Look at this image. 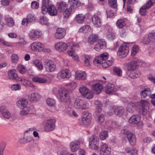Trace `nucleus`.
Masks as SVG:
<instances>
[{
	"mask_svg": "<svg viewBox=\"0 0 155 155\" xmlns=\"http://www.w3.org/2000/svg\"><path fill=\"white\" fill-rule=\"evenodd\" d=\"M105 90L107 94H111L116 91V90L114 84H108L105 86Z\"/></svg>",
	"mask_w": 155,
	"mask_h": 155,
	"instance_id": "obj_21",
	"label": "nucleus"
},
{
	"mask_svg": "<svg viewBox=\"0 0 155 155\" xmlns=\"http://www.w3.org/2000/svg\"><path fill=\"white\" fill-rule=\"evenodd\" d=\"M17 68L19 72L22 74H24L25 72V68L23 66L19 64L18 65Z\"/></svg>",
	"mask_w": 155,
	"mask_h": 155,
	"instance_id": "obj_55",
	"label": "nucleus"
},
{
	"mask_svg": "<svg viewBox=\"0 0 155 155\" xmlns=\"http://www.w3.org/2000/svg\"><path fill=\"white\" fill-rule=\"evenodd\" d=\"M58 10L59 12H63L68 7L66 3L64 2H60L57 3Z\"/></svg>",
	"mask_w": 155,
	"mask_h": 155,
	"instance_id": "obj_26",
	"label": "nucleus"
},
{
	"mask_svg": "<svg viewBox=\"0 0 155 155\" xmlns=\"http://www.w3.org/2000/svg\"><path fill=\"white\" fill-rule=\"evenodd\" d=\"M126 25L125 21L122 19L118 20L116 22V25L119 28H122Z\"/></svg>",
	"mask_w": 155,
	"mask_h": 155,
	"instance_id": "obj_44",
	"label": "nucleus"
},
{
	"mask_svg": "<svg viewBox=\"0 0 155 155\" xmlns=\"http://www.w3.org/2000/svg\"><path fill=\"white\" fill-rule=\"evenodd\" d=\"M45 65L47 71L48 72L54 71L56 68V65L54 62L49 59L45 61Z\"/></svg>",
	"mask_w": 155,
	"mask_h": 155,
	"instance_id": "obj_7",
	"label": "nucleus"
},
{
	"mask_svg": "<svg viewBox=\"0 0 155 155\" xmlns=\"http://www.w3.org/2000/svg\"><path fill=\"white\" fill-rule=\"evenodd\" d=\"M68 54L75 61L78 62L79 61V58L78 55L73 51H68Z\"/></svg>",
	"mask_w": 155,
	"mask_h": 155,
	"instance_id": "obj_37",
	"label": "nucleus"
},
{
	"mask_svg": "<svg viewBox=\"0 0 155 155\" xmlns=\"http://www.w3.org/2000/svg\"><path fill=\"white\" fill-rule=\"evenodd\" d=\"M44 47V45L39 42H34L31 45V49L33 51H42Z\"/></svg>",
	"mask_w": 155,
	"mask_h": 155,
	"instance_id": "obj_17",
	"label": "nucleus"
},
{
	"mask_svg": "<svg viewBox=\"0 0 155 155\" xmlns=\"http://www.w3.org/2000/svg\"><path fill=\"white\" fill-rule=\"evenodd\" d=\"M8 75L10 79L15 80L18 77L17 71L15 69H12L9 71L8 72Z\"/></svg>",
	"mask_w": 155,
	"mask_h": 155,
	"instance_id": "obj_28",
	"label": "nucleus"
},
{
	"mask_svg": "<svg viewBox=\"0 0 155 155\" xmlns=\"http://www.w3.org/2000/svg\"><path fill=\"white\" fill-rule=\"evenodd\" d=\"M155 3V0H149L140 9V14L142 15H145L146 14V10L150 8Z\"/></svg>",
	"mask_w": 155,
	"mask_h": 155,
	"instance_id": "obj_11",
	"label": "nucleus"
},
{
	"mask_svg": "<svg viewBox=\"0 0 155 155\" xmlns=\"http://www.w3.org/2000/svg\"><path fill=\"white\" fill-rule=\"evenodd\" d=\"M69 2L71 3V4L73 7L76 6L77 7V6L79 4L78 0H69Z\"/></svg>",
	"mask_w": 155,
	"mask_h": 155,
	"instance_id": "obj_61",
	"label": "nucleus"
},
{
	"mask_svg": "<svg viewBox=\"0 0 155 155\" xmlns=\"http://www.w3.org/2000/svg\"><path fill=\"white\" fill-rule=\"evenodd\" d=\"M60 77L62 78H68L71 76L70 71L68 69L62 70L60 73Z\"/></svg>",
	"mask_w": 155,
	"mask_h": 155,
	"instance_id": "obj_31",
	"label": "nucleus"
},
{
	"mask_svg": "<svg viewBox=\"0 0 155 155\" xmlns=\"http://www.w3.org/2000/svg\"><path fill=\"white\" fill-rule=\"evenodd\" d=\"M29 99L32 101H36L39 100L41 98V95L37 92H34L29 94L28 95Z\"/></svg>",
	"mask_w": 155,
	"mask_h": 155,
	"instance_id": "obj_24",
	"label": "nucleus"
},
{
	"mask_svg": "<svg viewBox=\"0 0 155 155\" xmlns=\"http://www.w3.org/2000/svg\"><path fill=\"white\" fill-rule=\"evenodd\" d=\"M137 62L136 61H131L128 63L127 67V74L130 75L131 71L135 70L137 68Z\"/></svg>",
	"mask_w": 155,
	"mask_h": 155,
	"instance_id": "obj_9",
	"label": "nucleus"
},
{
	"mask_svg": "<svg viewBox=\"0 0 155 155\" xmlns=\"http://www.w3.org/2000/svg\"><path fill=\"white\" fill-rule=\"evenodd\" d=\"M5 19L8 26L12 27L14 25V22L11 17H6Z\"/></svg>",
	"mask_w": 155,
	"mask_h": 155,
	"instance_id": "obj_49",
	"label": "nucleus"
},
{
	"mask_svg": "<svg viewBox=\"0 0 155 155\" xmlns=\"http://www.w3.org/2000/svg\"><path fill=\"white\" fill-rule=\"evenodd\" d=\"M66 33L65 29L62 28H58L56 30L54 34V37L57 39H61L64 37Z\"/></svg>",
	"mask_w": 155,
	"mask_h": 155,
	"instance_id": "obj_13",
	"label": "nucleus"
},
{
	"mask_svg": "<svg viewBox=\"0 0 155 155\" xmlns=\"http://www.w3.org/2000/svg\"><path fill=\"white\" fill-rule=\"evenodd\" d=\"M33 63L39 70H41L43 69V67L42 63L39 60L36 59L34 60Z\"/></svg>",
	"mask_w": 155,
	"mask_h": 155,
	"instance_id": "obj_43",
	"label": "nucleus"
},
{
	"mask_svg": "<svg viewBox=\"0 0 155 155\" xmlns=\"http://www.w3.org/2000/svg\"><path fill=\"white\" fill-rule=\"evenodd\" d=\"M98 38V35L95 34H92L88 38V42L90 44H93L97 41Z\"/></svg>",
	"mask_w": 155,
	"mask_h": 155,
	"instance_id": "obj_32",
	"label": "nucleus"
},
{
	"mask_svg": "<svg viewBox=\"0 0 155 155\" xmlns=\"http://www.w3.org/2000/svg\"><path fill=\"white\" fill-rule=\"evenodd\" d=\"M106 47V43L104 41L101 40L97 41L96 44L94 45V49L97 51H100L101 49Z\"/></svg>",
	"mask_w": 155,
	"mask_h": 155,
	"instance_id": "obj_20",
	"label": "nucleus"
},
{
	"mask_svg": "<svg viewBox=\"0 0 155 155\" xmlns=\"http://www.w3.org/2000/svg\"><path fill=\"white\" fill-rule=\"evenodd\" d=\"M28 103V101L26 99H21L18 101L17 105L21 107H25L27 105Z\"/></svg>",
	"mask_w": 155,
	"mask_h": 155,
	"instance_id": "obj_33",
	"label": "nucleus"
},
{
	"mask_svg": "<svg viewBox=\"0 0 155 155\" xmlns=\"http://www.w3.org/2000/svg\"><path fill=\"white\" fill-rule=\"evenodd\" d=\"M104 60L102 63V67L105 68L108 67L113 64V61L111 60Z\"/></svg>",
	"mask_w": 155,
	"mask_h": 155,
	"instance_id": "obj_47",
	"label": "nucleus"
},
{
	"mask_svg": "<svg viewBox=\"0 0 155 155\" xmlns=\"http://www.w3.org/2000/svg\"><path fill=\"white\" fill-rule=\"evenodd\" d=\"M84 64L86 66H89L90 65V61L92 60L91 57L89 55H85L84 56Z\"/></svg>",
	"mask_w": 155,
	"mask_h": 155,
	"instance_id": "obj_41",
	"label": "nucleus"
},
{
	"mask_svg": "<svg viewBox=\"0 0 155 155\" xmlns=\"http://www.w3.org/2000/svg\"><path fill=\"white\" fill-rule=\"evenodd\" d=\"M124 133L127 134V138L130 144L132 145H134L136 142L135 136L131 132Z\"/></svg>",
	"mask_w": 155,
	"mask_h": 155,
	"instance_id": "obj_22",
	"label": "nucleus"
},
{
	"mask_svg": "<svg viewBox=\"0 0 155 155\" xmlns=\"http://www.w3.org/2000/svg\"><path fill=\"white\" fill-rule=\"evenodd\" d=\"M18 80L21 82V83L25 86H28V84H29V81L24 78H19Z\"/></svg>",
	"mask_w": 155,
	"mask_h": 155,
	"instance_id": "obj_59",
	"label": "nucleus"
},
{
	"mask_svg": "<svg viewBox=\"0 0 155 155\" xmlns=\"http://www.w3.org/2000/svg\"><path fill=\"white\" fill-rule=\"evenodd\" d=\"M6 144L4 142L0 143V152L3 154L4 150Z\"/></svg>",
	"mask_w": 155,
	"mask_h": 155,
	"instance_id": "obj_62",
	"label": "nucleus"
},
{
	"mask_svg": "<svg viewBox=\"0 0 155 155\" xmlns=\"http://www.w3.org/2000/svg\"><path fill=\"white\" fill-rule=\"evenodd\" d=\"M85 16L82 14H79L76 15V19L77 21L79 23H82L84 20Z\"/></svg>",
	"mask_w": 155,
	"mask_h": 155,
	"instance_id": "obj_42",
	"label": "nucleus"
},
{
	"mask_svg": "<svg viewBox=\"0 0 155 155\" xmlns=\"http://www.w3.org/2000/svg\"><path fill=\"white\" fill-rule=\"evenodd\" d=\"M114 112L117 116H120L124 114V110L123 107H117L115 109Z\"/></svg>",
	"mask_w": 155,
	"mask_h": 155,
	"instance_id": "obj_35",
	"label": "nucleus"
},
{
	"mask_svg": "<svg viewBox=\"0 0 155 155\" xmlns=\"http://www.w3.org/2000/svg\"><path fill=\"white\" fill-rule=\"evenodd\" d=\"M91 28L89 25H85L81 27L79 29L80 32L86 33L90 31Z\"/></svg>",
	"mask_w": 155,
	"mask_h": 155,
	"instance_id": "obj_39",
	"label": "nucleus"
},
{
	"mask_svg": "<svg viewBox=\"0 0 155 155\" xmlns=\"http://www.w3.org/2000/svg\"><path fill=\"white\" fill-rule=\"evenodd\" d=\"M48 19L46 17H43L41 18L40 20V22L42 24H46L48 21Z\"/></svg>",
	"mask_w": 155,
	"mask_h": 155,
	"instance_id": "obj_64",
	"label": "nucleus"
},
{
	"mask_svg": "<svg viewBox=\"0 0 155 155\" xmlns=\"http://www.w3.org/2000/svg\"><path fill=\"white\" fill-rule=\"evenodd\" d=\"M30 110L29 109V108H27L26 109H24L21 110L20 113V114L21 115H25L27 114L31 113Z\"/></svg>",
	"mask_w": 155,
	"mask_h": 155,
	"instance_id": "obj_56",
	"label": "nucleus"
},
{
	"mask_svg": "<svg viewBox=\"0 0 155 155\" xmlns=\"http://www.w3.org/2000/svg\"><path fill=\"white\" fill-rule=\"evenodd\" d=\"M83 117L79 120V123L81 125H87L89 124L92 120V117L91 114L88 111H85L83 113Z\"/></svg>",
	"mask_w": 155,
	"mask_h": 155,
	"instance_id": "obj_2",
	"label": "nucleus"
},
{
	"mask_svg": "<svg viewBox=\"0 0 155 155\" xmlns=\"http://www.w3.org/2000/svg\"><path fill=\"white\" fill-rule=\"evenodd\" d=\"M108 136L107 131L106 130H104L101 131L99 137L101 140H105Z\"/></svg>",
	"mask_w": 155,
	"mask_h": 155,
	"instance_id": "obj_46",
	"label": "nucleus"
},
{
	"mask_svg": "<svg viewBox=\"0 0 155 155\" xmlns=\"http://www.w3.org/2000/svg\"><path fill=\"white\" fill-rule=\"evenodd\" d=\"M140 117L138 115H134L131 116L129 120V123L132 124L138 123L140 121Z\"/></svg>",
	"mask_w": 155,
	"mask_h": 155,
	"instance_id": "obj_30",
	"label": "nucleus"
},
{
	"mask_svg": "<svg viewBox=\"0 0 155 155\" xmlns=\"http://www.w3.org/2000/svg\"><path fill=\"white\" fill-rule=\"evenodd\" d=\"M46 13L48 12L51 16H56L58 14V11L55 6L51 5L48 7L45 10Z\"/></svg>",
	"mask_w": 155,
	"mask_h": 155,
	"instance_id": "obj_16",
	"label": "nucleus"
},
{
	"mask_svg": "<svg viewBox=\"0 0 155 155\" xmlns=\"http://www.w3.org/2000/svg\"><path fill=\"white\" fill-rule=\"evenodd\" d=\"M129 52V48L126 43L122 44L119 48L117 54L119 55L125 56Z\"/></svg>",
	"mask_w": 155,
	"mask_h": 155,
	"instance_id": "obj_8",
	"label": "nucleus"
},
{
	"mask_svg": "<svg viewBox=\"0 0 155 155\" xmlns=\"http://www.w3.org/2000/svg\"><path fill=\"white\" fill-rule=\"evenodd\" d=\"M150 93V89L147 88L142 90L140 93V95L141 98H144L147 97L148 95Z\"/></svg>",
	"mask_w": 155,
	"mask_h": 155,
	"instance_id": "obj_40",
	"label": "nucleus"
},
{
	"mask_svg": "<svg viewBox=\"0 0 155 155\" xmlns=\"http://www.w3.org/2000/svg\"><path fill=\"white\" fill-rule=\"evenodd\" d=\"M59 100L62 102H68L70 99V97L68 91L65 89H60L59 90Z\"/></svg>",
	"mask_w": 155,
	"mask_h": 155,
	"instance_id": "obj_1",
	"label": "nucleus"
},
{
	"mask_svg": "<svg viewBox=\"0 0 155 155\" xmlns=\"http://www.w3.org/2000/svg\"><path fill=\"white\" fill-rule=\"evenodd\" d=\"M99 15H94L92 17V22L95 26L99 27L101 25V21Z\"/></svg>",
	"mask_w": 155,
	"mask_h": 155,
	"instance_id": "obj_27",
	"label": "nucleus"
},
{
	"mask_svg": "<svg viewBox=\"0 0 155 155\" xmlns=\"http://www.w3.org/2000/svg\"><path fill=\"white\" fill-rule=\"evenodd\" d=\"M12 61L13 63H17L18 60V57L17 54H13L11 57Z\"/></svg>",
	"mask_w": 155,
	"mask_h": 155,
	"instance_id": "obj_54",
	"label": "nucleus"
},
{
	"mask_svg": "<svg viewBox=\"0 0 155 155\" xmlns=\"http://www.w3.org/2000/svg\"><path fill=\"white\" fill-rule=\"evenodd\" d=\"M139 50L138 46L137 45H134L132 48L131 55L132 56H135Z\"/></svg>",
	"mask_w": 155,
	"mask_h": 155,
	"instance_id": "obj_52",
	"label": "nucleus"
},
{
	"mask_svg": "<svg viewBox=\"0 0 155 155\" xmlns=\"http://www.w3.org/2000/svg\"><path fill=\"white\" fill-rule=\"evenodd\" d=\"M11 88L12 90L15 91L19 90L21 88V86L19 84H13L12 85Z\"/></svg>",
	"mask_w": 155,
	"mask_h": 155,
	"instance_id": "obj_63",
	"label": "nucleus"
},
{
	"mask_svg": "<svg viewBox=\"0 0 155 155\" xmlns=\"http://www.w3.org/2000/svg\"><path fill=\"white\" fill-rule=\"evenodd\" d=\"M72 10V8L71 7L69 8H67L64 11L63 15L64 17L65 18H68L70 15Z\"/></svg>",
	"mask_w": 155,
	"mask_h": 155,
	"instance_id": "obj_45",
	"label": "nucleus"
},
{
	"mask_svg": "<svg viewBox=\"0 0 155 155\" xmlns=\"http://www.w3.org/2000/svg\"><path fill=\"white\" fill-rule=\"evenodd\" d=\"M79 91L83 96L87 99H91L93 97L92 92L85 87H80L79 88Z\"/></svg>",
	"mask_w": 155,
	"mask_h": 155,
	"instance_id": "obj_4",
	"label": "nucleus"
},
{
	"mask_svg": "<svg viewBox=\"0 0 155 155\" xmlns=\"http://www.w3.org/2000/svg\"><path fill=\"white\" fill-rule=\"evenodd\" d=\"M46 102L47 105L51 107H53L55 104V101L53 99L48 98L47 99Z\"/></svg>",
	"mask_w": 155,
	"mask_h": 155,
	"instance_id": "obj_51",
	"label": "nucleus"
},
{
	"mask_svg": "<svg viewBox=\"0 0 155 155\" xmlns=\"http://www.w3.org/2000/svg\"><path fill=\"white\" fill-rule=\"evenodd\" d=\"M142 42L144 44H148L151 42L148 36L144 37L142 39Z\"/></svg>",
	"mask_w": 155,
	"mask_h": 155,
	"instance_id": "obj_58",
	"label": "nucleus"
},
{
	"mask_svg": "<svg viewBox=\"0 0 155 155\" xmlns=\"http://www.w3.org/2000/svg\"><path fill=\"white\" fill-rule=\"evenodd\" d=\"M35 18L32 15H28L27 18H24L22 21V24L27 26L30 22H33L35 21Z\"/></svg>",
	"mask_w": 155,
	"mask_h": 155,
	"instance_id": "obj_25",
	"label": "nucleus"
},
{
	"mask_svg": "<svg viewBox=\"0 0 155 155\" xmlns=\"http://www.w3.org/2000/svg\"><path fill=\"white\" fill-rule=\"evenodd\" d=\"M136 105L133 102H130L128 104L127 107V110L129 112H132L135 109Z\"/></svg>",
	"mask_w": 155,
	"mask_h": 155,
	"instance_id": "obj_38",
	"label": "nucleus"
},
{
	"mask_svg": "<svg viewBox=\"0 0 155 155\" xmlns=\"http://www.w3.org/2000/svg\"><path fill=\"white\" fill-rule=\"evenodd\" d=\"M80 143L79 141L75 140L71 142L69 145L71 150L73 152L76 151L80 147Z\"/></svg>",
	"mask_w": 155,
	"mask_h": 155,
	"instance_id": "obj_19",
	"label": "nucleus"
},
{
	"mask_svg": "<svg viewBox=\"0 0 155 155\" xmlns=\"http://www.w3.org/2000/svg\"><path fill=\"white\" fill-rule=\"evenodd\" d=\"M111 148L107 144L104 143L101 146L99 151V155H110Z\"/></svg>",
	"mask_w": 155,
	"mask_h": 155,
	"instance_id": "obj_10",
	"label": "nucleus"
},
{
	"mask_svg": "<svg viewBox=\"0 0 155 155\" xmlns=\"http://www.w3.org/2000/svg\"><path fill=\"white\" fill-rule=\"evenodd\" d=\"M55 120L54 119H51L48 120L45 127L46 131L48 132L53 130L55 127Z\"/></svg>",
	"mask_w": 155,
	"mask_h": 155,
	"instance_id": "obj_12",
	"label": "nucleus"
},
{
	"mask_svg": "<svg viewBox=\"0 0 155 155\" xmlns=\"http://www.w3.org/2000/svg\"><path fill=\"white\" fill-rule=\"evenodd\" d=\"M68 45L67 44L62 41L56 43L54 46L55 49L59 51H63L67 49Z\"/></svg>",
	"mask_w": 155,
	"mask_h": 155,
	"instance_id": "obj_14",
	"label": "nucleus"
},
{
	"mask_svg": "<svg viewBox=\"0 0 155 155\" xmlns=\"http://www.w3.org/2000/svg\"><path fill=\"white\" fill-rule=\"evenodd\" d=\"M0 44L5 46L11 47L12 45L10 43L5 41L4 40L0 38Z\"/></svg>",
	"mask_w": 155,
	"mask_h": 155,
	"instance_id": "obj_53",
	"label": "nucleus"
},
{
	"mask_svg": "<svg viewBox=\"0 0 155 155\" xmlns=\"http://www.w3.org/2000/svg\"><path fill=\"white\" fill-rule=\"evenodd\" d=\"M99 141V138L96 135H92L89 138V147L92 149L97 150L98 146L97 143Z\"/></svg>",
	"mask_w": 155,
	"mask_h": 155,
	"instance_id": "obj_3",
	"label": "nucleus"
},
{
	"mask_svg": "<svg viewBox=\"0 0 155 155\" xmlns=\"http://www.w3.org/2000/svg\"><path fill=\"white\" fill-rule=\"evenodd\" d=\"M39 6L38 3L36 1H33L31 3V6L32 8L33 9H37Z\"/></svg>",
	"mask_w": 155,
	"mask_h": 155,
	"instance_id": "obj_60",
	"label": "nucleus"
},
{
	"mask_svg": "<svg viewBox=\"0 0 155 155\" xmlns=\"http://www.w3.org/2000/svg\"><path fill=\"white\" fill-rule=\"evenodd\" d=\"M49 0H43L42 5V13L43 14H45V10L47 8V6L49 2Z\"/></svg>",
	"mask_w": 155,
	"mask_h": 155,
	"instance_id": "obj_36",
	"label": "nucleus"
},
{
	"mask_svg": "<svg viewBox=\"0 0 155 155\" xmlns=\"http://www.w3.org/2000/svg\"><path fill=\"white\" fill-rule=\"evenodd\" d=\"M108 56V54L104 52L101 54L100 56L95 57L93 61L94 64L96 66H97L98 64H102L104 60L107 59Z\"/></svg>",
	"mask_w": 155,
	"mask_h": 155,
	"instance_id": "obj_6",
	"label": "nucleus"
},
{
	"mask_svg": "<svg viewBox=\"0 0 155 155\" xmlns=\"http://www.w3.org/2000/svg\"><path fill=\"white\" fill-rule=\"evenodd\" d=\"M109 5L112 8H115L117 6L116 0H108Z\"/></svg>",
	"mask_w": 155,
	"mask_h": 155,
	"instance_id": "obj_50",
	"label": "nucleus"
},
{
	"mask_svg": "<svg viewBox=\"0 0 155 155\" xmlns=\"http://www.w3.org/2000/svg\"><path fill=\"white\" fill-rule=\"evenodd\" d=\"M113 71L115 75L118 77H120L122 74V71L121 69L118 67H115L113 68Z\"/></svg>",
	"mask_w": 155,
	"mask_h": 155,
	"instance_id": "obj_48",
	"label": "nucleus"
},
{
	"mask_svg": "<svg viewBox=\"0 0 155 155\" xmlns=\"http://www.w3.org/2000/svg\"><path fill=\"white\" fill-rule=\"evenodd\" d=\"M41 33L38 30H32L29 34V36L30 39L35 40L37 38H40Z\"/></svg>",
	"mask_w": 155,
	"mask_h": 155,
	"instance_id": "obj_15",
	"label": "nucleus"
},
{
	"mask_svg": "<svg viewBox=\"0 0 155 155\" xmlns=\"http://www.w3.org/2000/svg\"><path fill=\"white\" fill-rule=\"evenodd\" d=\"M75 78L77 80H84L86 78V74L85 72L81 71H77L75 73Z\"/></svg>",
	"mask_w": 155,
	"mask_h": 155,
	"instance_id": "obj_23",
	"label": "nucleus"
},
{
	"mask_svg": "<svg viewBox=\"0 0 155 155\" xmlns=\"http://www.w3.org/2000/svg\"><path fill=\"white\" fill-rule=\"evenodd\" d=\"M1 113L3 117L6 119L8 120L11 118L13 120L16 118L15 114H12L11 112L7 110H2Z\"/></svg>",
	"mask_w": 155,
	"mask_h": 155,
	"instance_id": "obj_18",
	"label": "nucleus"
},
{
	"mask_svg": "<svg viewBox=\"0 0 155 155\" xmlns=\"http://www.w3.org/2000/svg\"><path fill=\"white\" fill-rule=\"evenodd\" d=\"M140 73L139 71L135 70L131 71V74L130 75L128 74H127V75L131 78L135 79L140 77Z\"/></svg>",
	"mask_w": 155,
	"mask_h": 155,
	"instance_id": "obj_34",
	"label": "nucleus"
},
{
	"mask_svg": "<svg viewBox=\"0 0 155 155\" xmlns=\"http://www.w3.org/2000/svg\"><path fill=\"white\" fill-rule=\"evenodd\" d=\"M148 36L151 42H155V33H150Z\"/></svg>",
	"mask_w": 155,
	"mask_h": 155,
	"instance_id": "obj_57",
	"label": "nucleus"
},
{
	"mask_svg": "<svg viewBox=\"0 0 155 155\" xmlns=\"http://www.w3.org/2000/svg\"><path fill=\"white\" fill-rule=\"evenodd\" d=\"M90 101H87L84 104L83 103V101L79 99H76L74 102V106L77 109L83 110L89 108Z\"/></svg>",
	"mask_w": 155,
	"mask_h": 155,
	"instance_id": "obj_5",
	"label": "nucleus"
},
{
	"mask_svg": "<svg viewBox=\"0 0 155 155\" xmlns=\"http://www.w3.org/2000/svg\"><path fill=\"white\" fill-rule=\"evenodd\" d=\"M92 87L94 92L96 94L100 93L103 88L102 86L99 83L93 85Z\"/></svg>",
	"mask_w": 155,
	"mask_h": 155,
	"instance_id": "obj_29",
	"label": "nucleus"
}]
</instances>
